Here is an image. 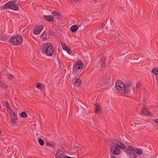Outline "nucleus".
<instances>
[{
	"label": "nucleus",
	"mask_w": 158,
	"mask_h": 158,
	"mask_svg": "<svg viewBox=\"0 0 158 158\" xmlns=\"http://www.w3.org/2000/svg\"><path fill=\"white\" fill-rule=\"evenodd\" d=\"M41 50L43 54H45L48 56L53 55L54 50L52 45L48 43L44 44L41 46Z\"/></svg>",
	"instance_id": "obj_1"
},
{
	"label": "nucleus",
	"mask_w": 158,
	"mask_h": 158,
	"mask_svg": "<svg viewBox=\"0 0 158 158\" xmlns=\"http://www.w3.org/2000/svg\"><path fill=\"white\" fill-rule=\"evenodd\" d=\"M17 1V0H12L8 2L3 7V9H9L14 10H19V1L18 2Z\"/></svg>",
	"instance_id": "obj_2"
},
{
	"label": "nucleus",
	"mask_w": 158,
	"mask_h": 158,
	"mask_svg": "<svg viewBox=\"0 0 158 158\" xmlns=\"http://www.w3.org/2000/svg\"><path fill=\"white\" fill-rule=\"evenodd\" d=\"M22 40L23 38L20 35H16L12 37L8 40V42L14 45H17L22 43Z\"/></svg>",
	"instance_id": "obj_3"
},
{
	"label": "nucleus",
	"mask_w": 158,
	"mask_h": 158,
	"mask_svg": "<svg viewBox=\"0 0 158 158\" xmlns=\"http://www.w3.org/2000/svg\"><path fill=\"white\" fill-rule=\"evenodd\" d=\"M136 150L131 146H129L126 148L125 152L130 158H137L136 154L134 152Z\"/></svg>",
	"instance_id": "obj_4"
},
{
	"label": "nucleus",
	"mask_w": 158,
	"mask_h": 158,
	"mask_svg": "<svg viewBox=\"0 0 158 158\" xmlns=\"http://www.w3.org/2000/svg\"><path fill=\"white\" fill-rule=\"evenodd\" d=\"M115 87L116 89L118 90V92L123 93L125 90V85L121 81H118L116 83Z\"/></svg>",
	"instance_id": "obj_5"
},
{
	"label": "nucleus",
	"mask_w": 158,
	"mask_h": 158,
	"mask_svg": "<svg viewBox=\"0 0 158 158\" xmlns=\"http://www.w3.org/2000/svg\"><path fill=\"white\" fill-rule=\"evenodd\" d=\"M10 123L13 125H14L17 123V116L15 112L11 110L10 113Z\"/></svg>",
	"instance_id": "obj_6"
},
{
	"label": "nucleus",
	"mask_w": 158,
	"mask_h": 158,
	"mask_svg": "<svg viewBox=\"0 0 158 158\" xmlns=\"http://www.w3.org/2000/svg\"><path fill=\"white\" fill-rule=\"evenodd\" d=\"M84 65V64L80 60V62L79 61V60H78L76 63L74 65L73 67V72H75L76 71V68L77 69L81 70L82 69Z\"/></svg>",
	"instance_id": "obj_7"
},
{
	"label": "nucleus",
	"mask_w": 158,
	"mask_h": 158,
	"mask_svg": "<svg viewBox=\"0 0 158 158\" xmlns=\"http://www.w3.org/2000/svg\"><path fill=\"white\" fill-rule=\"evenodd\" d=\"M43 29V25H41L37 26L33 31L34 34L36 35H38Z\"/></svg>",
	"instance_id": "obj_8"
},
{
	"label": "nucleus",
	"mask_w": 158,
	"mask_h": 158,
	"mask_svg": "<svg viewBox=\"0 0 158 158\" xmlns=\"http://www.w3.org/2000/svg\"><path fill=\"white\" fill-rule=\"evenodd\" d=\"M134 91V88L131 85H128L125 86V90H124L123 93L127 94L128 93L133 92Z\"/></svg>",
	"instance_id": "obj_9"
},
{
	"label": "nucleus",
	"mask_w": 158,
	"mask_h": 158,
	"mask_svg": "<svg viewBox=\"0 0 158 158\" xmlns=\"http://www.w3.org/2000/svg\"><path fill=\"white\" fill-rule=\"evenodd\" d=\"M110 151L113 154L118 155L120 153V149L117 146H112L110 148Z\"/></svg>",
	"instance_id": "obj_10"
},
{
	"label": "nucleus",
	"mask_w": 158,
	"mask_h": 158,
	"mask_svg": "<svg viewBox=\"0 0 158 158\" xmlns=\"http://www.w3.org/2000/svg\"><path fill=\"white\" fill-rule=\"evenodd\" d=\"M72 83L73 85H79L81 84V81L78 78H74L72 81Z\"/></svg>",
	"instance_id": "obj_11"
},
{
	"label": "nucleus",
	"mask_w": 158,
	"mask_h": 158,
	"mask_svg": "<svg viewBox=\"0 0 158 158\" xmlns=\"http://www.w3.org/2000/svg\"><path fill=\"white\" fill-rule=\"evenodd\" d=\"M64 155L63 152L60 149H58L57 151L55 156L56 158H62Z\"/></svg>",
	"instance_id": "obj_12"
},
{
	"label": "nucleus",
	"mask_w": 158,
	"mask_h": 158,
	"mask_svg": "<svg viewBox=\"0 0 158 158\" xmlns=\"http://www.w3.org/2000/svg\"><path fill=\"white\" fill-rule=\"evenodd\" d=\"M44 19L48 21L52 22L53 21V17L51 15H45L44 16Z\"/></svg>",
	"instance_id": "obj_13"
},
{
	"label": "nucleus",
	"mask_w": 158,
	"mask_h": 158,
	"mask_svg": "<svg viewBox=\"0 0 158 158\" xmlns=\"http://www.w3.org/2000/svg\"><path fill=\"white\" fill-rule=\"evenodd\" d=\"M118 142V140H116L115 141V145L121 149H124L125 148V145L123 144L122 143L120 142Z\"/></svg>",
	"instance_id": "obj_14"
},
{
	"label": "nucleus",
	"mask_w": 158,
	"mask_h": 158,
	"mask_svg": "<svg viewBox=\"0 0 158 158\" xmlns=\"http://www.w3.org/2000/svg\"><path fill=\"white\" fill-rule=\"evenodd\" d=\"M52 14L56 19H59L61 17V14L58 12L53 11L52 12Z\"/></svg>",
	"instance_id": "obj_15"
},
{
	"label": "nucleus",
	"mask_w": 158,
	"mask_h": 158,
	"mask_svg": "<svg viewBox=\"0 0 158 158\" xmlns=\"http://www.w3.org/2000/svg\"><path fill=\"white\" fill-rule=\"evenodd\" d=\"M9 37L7 35H0V40L7 41L8 40Z\"/></svg>",
	"instance_id": "obj_16"
},
{
	"label": "nucleus",
	"mask_w": 158,
	"mask_h": 158,
	"mask_svg": "<svg viewBox=\"0 0 158 158\" xmlns=\"http://www.w3.org/2000/svg\"><path fill=\"white\" fill-rule=\"evenodd\" d=\"M100 61L102 63L101 68H102L103 67V69H104L106 66V58L104 56H102L100 60Z\"/></svg>",
	"instance_id": "obj_17"
},
{
	"label": "nucleus",
	"mask_w": 158,
	"mask_h": 158,
	"mask_svg": "<svg viewBox=\"0 0 158 158\" xmlns=\"http://www.w3.org/2000/svg\"><path fill=\"white\" fill-rule=\"evenodd\" d=\"M142 113L145 115H150L151 113L148 111V109L145 107L143 108L142 111Z\"/></svg>",
	"instance_id": "obj_18"
},
{
	"label": "nucleus",
	"mask_w": 158,
	"mask_h": 158,
	"mask_svg": "<svg viewBox=\"0 0 158 158\" xmlns=\"http://www.w3.org/2000/svg\"><path fill=\"white\" fill-rule=\"evenodd\" d=\"M78 26L74 25L72 26L70 28V31L71 32H76L78 29Z\"/></svg>",
	"instance_id": "obj_19"
},
{
	"label": "nucleus",
	"mask_w": 158,
	"mask_h": 158,
	"mask_svg": "<svg viewBox=\"0 0 158 158\" xmlns=\"http://www.w3.org/2000/svg\"><path fill=\"white\" fill-rule=\"evenodd\" d=\"M106 32L107 34H108L111 36H112L114 35L115 34V33L116 32V31L114 29L112 30L111 31L107 30Z\"/></svg>",
	"instance_id": "obj_20"
},
{
	"label": "nucleus",
	"mask_w": 158,
	"mask_h": 158,
	"mask_svg": "<svg viewBox=\"0 0 158 158\" xmlns=\"http://www.w3.org/2000/svg\"><path fill=\"white\" fill-rule=\"evenodd\" d=\"M101 107L99 105H95V111L96 113H98L100 111Z\"/></svg>",
	"instance_id": "obj_21"
},
{
	"label": "nucleus",
	"mask_w": 158,
	"mask_h": 158,
	"mask_svg": "<svg viewBox=\"0 0 158 158\" xmlns=\"http://www.w3.org/2000/svg\"><path fill=\"white\" fill-rule=\"evenodd\" d=\"M110 84V81H105L104 83H101V85L102 86L103 88H105L108 85Z\"/></svg>",
	"instance_id": "obj_22"
},
{
	"label": "nucleus",
	"mask_w": 158,
	"mask_h": 158,
	"mask_svg": "<svg viewBox=\"0 0 158 158\" xmlns=\"http://www.w3.org/2000/svg\"><path fill=\"white\" fill-rule=\"evenodd\" d=\"M0 87L2 89H6L7 88L8 86L4 83L1 82L0 83Z\"/></svg>",
	"instance_id": "obj_23"
},
{
	"label": "nucleus",
	"mask_w": 158,
	"mask_h": 158,
	"mask_svg": "<svg viewBox=\"0 0 158 158\" xmlns=\"http://www.w3.org/2000/svg\"><path fill=\"white\" fill-rule=\"evenodd\" d=\"M5 106L6 107L7 109V110H11V107L10 105V104L8 102V101L7 100H6V101L5 103Z\"/></svg>",
	"instance_id": "obj_24"
},
{
	"label": "nucleus",
	"mask_w": 158,
	"mask_h": 158,
	"mask_svg": "<svg viewBox=\"0 0 158 158\" xmlns=\"http://www.w3.org/2000/svg\"><path fill=\"white\" fill-rule=\"evenodd\" d=\"M47 145L51 147H54L56 146V144L53 142H51L47 143Z\"/></svg>",
	"instance_id": "obj_25"
},
{
	"label": "nucleus",
	"mask_w": 158,
	"mask_h": 158,
	"mask_svg": "<svg viewBox=\"0 0 158 158\" xmlns=\"http://www.w3.org/2000/svg\"><path fill=\"white\" fill-rule=\"evenodd\" d=\"M38 142L40 145L43 146L44 145V141L41 138H39L38 139Z\"/></svg>",
	"instance_id": "obj_26"
},
{
	"label": "nucleus",
	"mask_w": 158,
	"mask_h": 158,
	"mask_svg": "<svg viewBox=\"0 0 158 158\" xmlns=\"http://www.w3.org/2000/svg\"><path fill=\"white\" fill-rule=\"evenodd\" d=\"M21 116L23 118H26L27 116V114L25 112H23L20 114Z\"/></svg>",
	"instance_id": "obj_27"
},
{
	"label": "nucleus",
	"mask_w": 158,
	"mask_h": 158,
	"mask_svg": "<svg viewBox=\"0 0 158 158\" xmlns=\"http://www.w3.org/2000/svg\"><path fill=\"white\" fill-rule=\"evenodd\" d=\"M135 150L136 151H135V152L136 153L139 155H141L142 154V151L141 149L139 148H137Z\"/></svg>",
	"instance_id": "obj_28"
},
{
	"label": "nucleus",
	"mask_w": 158,
	"mask_h": 158,
	"mask_svg": "<svg viewBox=\"0 0 158 158\" xmlns=\"http://www.w3.org/2000/svg\"><path fill=\"white\" fill-rule=\"evenodd\" d=\"M43 86V85L41 83H38L37 85H36V87L38 89H41L42 87Z\"/></svg>",
	"instance_id": "obj_29"
},
{
	"label": "nucleus",
	"mask_w": 158,
	"mask_h": 158,
	"mask_svg": "<svg viewBox=\"0 0 158 158\" xmlns=\"http://www.w3.org/2000/svg\"><path fill=\"white\" fill-rule=\"evenodd\" d=\"M47 35L46 33L44 32L41 36V37L43 39L45 40L47 38Z\"/></svg>",
	"instance_id": "obj_30"
},
{
	"label": "nucleus",
	"mask_w": 158,
	"mask_h": 158,
	"mask_svg": "<svg viewBox=\"0 0 158 158\" xmlns=\"http://www.w3.org/2000/svg\"><path fill=\"white\" fill-rule=\"evenodd\" d=\"M152 71L153 73L155 74V75H157L158 74V69H153Z\"/></svg>",
	"instance_id": "obj_31"
},
{
	"label": "nucleus",
	"mask_w": 158,
	"mask_h": 158,
	"mask_svg": "<svg viewBox=\"0 0 158 158\" xmlns=\"http://www.w3.org/2000/svg\"><path fill=\"white\" fill-rule=\"evenodd\" d=\"M79 27L81 29V30H83L85 29V26L82 23H81L80 25H79Z\"/></svg>",
	"instance_id": "obj_32"
},
{
	"label": "nucleus",
	"mask_w": 158,
	"mask_h": 158,
	"mask_svg": "<svg viewBox=\"0 0 158 158\" xmlns=\"http://www.w3.org/2000/svg\"><path fill=\"white\" fill-rule=\"evenodd\" d=\"M7 78L10 80L13 77L12 75L10 74H8L7 75Z\"/></svg>",
	"instance_id": "obj_33"
},
{
	"label": "nucleus",
	"mask_w": 158,
	"mask_h": 158,
	"mask_svg": "<svg viewBox=\"0 0 158 158\" xmlns=\"http://www.w3.org/2000/svg\"><path fill=\"white\" fill-rule=\"evenodd\" d=\"M66 51H67V52L69 54H70L72 52L71 50L69 48H68V49H67Z\"/></svg>",
	"instance_id": "obj_34"
},
{
	"label": "nucleus",
	"mask_w": 158,
	"mask_h": 158,
	"mask_svg": "<svg viewBox=\"0 0 158 158\" xmlns=\"http://www.w3.org/2000/svg\"><path fill=\"white\" fill-rule=\"evenodd\" d=\"M63 49L65 50H66L67 49H68L69 48L67 46L65 45H63L62 46Z\"/></svg>",
	"instance_id": "obj_35"
},
{
	"label": "nucleus",
	"mask_w": 158,
	"mask_h": 158,
	"mask_svg": "<svg viewBox=\"0 0 158 158\" xmlns=\"http://www.w3.org/2000/svg\"><path fill=\"white\" fill-rule=\"evenodd\" d=\"M105 26V24H103L101 26V27H100V30H102L103 28Z\"/></svg>",
	"instance_id": "obj_36"
},
{
	"label": "nucleus",
	"mask_w": 158,
	"mask_h": 158,
	"mask_svg": "<svg viewBox=\"0 0 158 158\" xmlns=\"http://www.w3.org/2000/svg\"><path fill=\"white\" fill-rule=\"evenodd\" d=\"M117 44H119L121 43V40H120V39L119 38H118L117 40Z\"/></svg>",
	"instance_id": "obj_37"
},
{
	"label": "nucleus",
	"mask_w": 158,
	"mask_h": 158,
	"mask_svg": "<svg viewBox=\"0 0 158 158\" xmlns=\"http://www.w3.org/2000/svg\"><path fill=\"white\" fill-rule=\"evenodd\" d=\"M110 79V77L109 76H108V77H107V79H106V81H109V80Z\"/></svg>",
	"instance_id": "obj_38"
},
{
	"label": "nucleus",
	"mask_w": 158,
	"mask_h": 158,
	"mask_svg": "<svg viewBox=\"0 0 158 158\" xmlns=\"http://www.w3.org/2000/svg\"><path fill=\"white\" fill-rule=\"evenodd\" d=\"M108 23L110 25H111V24H112V22H111V20H110V21H109L108 22Z\"/></svg>",
	"instance_id": "obj_39"
},
{
	"label": "nucleus",
	"mask_w": 158,
	"mask_h": 158,
	"mask_svg": "<svg viewBox=\"0 0 158 158\" xmlns=\"http://www.w3.org/2000/svg\"><path fill=\"white\" fill-rule=\"evenodd\" d=\"M70 2L71 3L73 1H74L75 2H77L78 1V0H69Z\"/></svg>",
	"instance_id": "obj_40"
},
{
	"label": "nucleus",
	"mask_w": 158,
	"mask_h": 158,
	"mask_svg": "<svg viewBox=\"0 0 158 158\" xmlns=\"http://www.w3.org/2000/svg\"><path fill=\"white\" fill-rule=\"evenodd\" d=\"M155 122L156 123L158 124V119H156L154 120Z\"/></svg>",
	"instance_id": "obj_41"
},
{
	"label": "nucleus",
	"mask_w": 158,
	"mask_h": 158,
	"mask_svg": "<svg viewBox=\"0 0 158 158\" xmlns=\"http://www.w3.org/2000/svg\"><path fill=\"white\" fill-rule=\"evenodd\" d=\"M63 158H73L69 157V156H64Z\"/></svg>",
	"instance_id": "obj_42"
},
{
	"label": "nucleus",
	"mask_w": 158,
	"mask_h": 158,
	"mask_svg": "<svg viewBox=\"0 0 158 158\" xmlns=\"http://www.w3.org/2000/svg\"><path fill=\"white\" fill-rule=\"evenodd\" d=\"M93 1L94 3H97L98 2L97 0H93Z\"/></svg>",
	"instance_id": "obj_43"
},
{
	"label": "nucleus",
	"mask_w": 158,
	"mask_h": 158,
	"mask_svg": "<svg viewBox=\"0 0 158 158\" xmlns=\"http://www.w3.org/2000/svg\"><path fill=\"white\" fill-rule=\"evenodd\" d=\"M111 158H115V157L114 156H111Z\"/></svg>",
	"instance_id": "obj_44"
},
{
	"label": "nucleus",
	"mask_w": 158,
	"mask_h": 158,
	"mask_svg": "<svg viewBox=\"0 0 158 158\" xmlns=\"http://www.w3.org/2000/svg\"><path fill=\"white\" fill-rule=\"evenodd\" d=\"M138 84H137L136 85L137 87V86H138Z\"/></svg>",
	"instance_id": "obj_45"
},
{
	"label": "nucleus",
	"mask_w": 158,
	"mask_h": 158,
	"mask_svg": "<svg viewBox=\"0 0 158 158\" xmlns=\"http://www.w3.org/2000/svg\"><path fill=\"white\" fill-rule=\"evenodd\" d=\"M102 6V8H103L104 6Z\"/></svg>",
	"instance_id": "obj_46"
},
{
	"label": "nucleus",
	"mask_w": 158,
	"mask_h": 158,
	"mask_svg": "<svg viewBox=\"0 0 158 158\" xmlns=\"http://www.w3.org/2000/svg\"><path fill=\"white\" fill-rule=\"evenodd\" d=\"M1 108V106H0V108Z\"/></svg>",
	"instance_id": "obj_47"
}]
</instances>
